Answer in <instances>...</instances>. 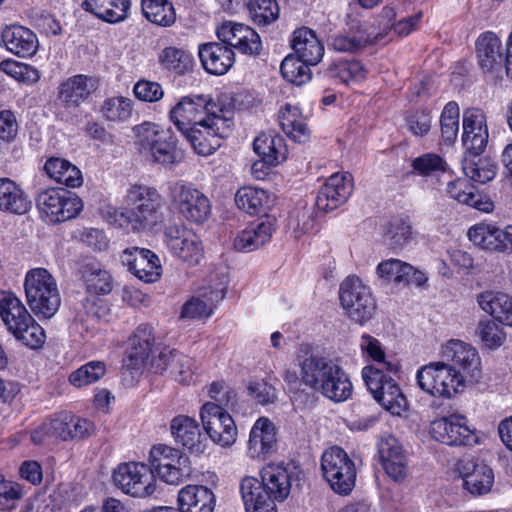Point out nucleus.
Returning <instances> with one entry per match:
<instances>
[{"instance_id":"1","label":"nucleus","mask_w":512,"mask_h":512,"mask_svg":"<svg viewBox=\"0 0 512 512\" xmlns=\"http://www.w3.org/2000/svg\"><path fill=\"white\" fill-rule=\"evenodd\" d=\"M124 201V210L109 212L107 220L110 224L142 232L164 223L165 199L155 187L134 184L127 190Z\"/></svg>"},{"instance_id":"2","label":"nucleus","mask_w":512,"mask_h":512,"mask_svg":"<svg viewBox=\"0 0 512 512\" xmlns=\"http://www.w3.org/2000/svg\"><path fill=\"white\" fill-rule=\"evenodd\" d=\"M299 367L302 383L326 398L342 402L351 396L352 383L336 361L312 354L305 357Z\"/></svg>"},{"instance_id":"3","label":"nucleus","mask_w":512,"mask_h":512,"mask_svg":"<svg viewBox=\"0 0 512 512\" xmlns=\"http://www.w3.org/2000/svg\"><path fill=\"white\" fill-rule=\"evenodd\" d=\"M0 317L7 330L25 346L36 349L45 342L43 328L10 291L0 290Z\"/></svg>"},{"instance_id":"4","label":"nucleus","mask_w":512,"mask_h":512,"mask_svg":"<svg viewBox=\"0 0 512 512\" xmlns=\"http://www.w3.org/2000/svg\"><path fill=\"white\" fill-rule=\"evenodd\" d=\"M134 132L138 150L153 162L171 166L183 158L182 151L177 147L175 133L170 128L144 122L134 127Z\"/></svg>"},{"instance_id":"5","label":"nucleus","mask_w":512,"mask_h":512,"mask_svg":"<svg viewBox=\"0 0 512 512\" xmlns=\"http://www.w3.org/2000/svg\"><path fill=\"white\" fill-rule=\"evenodd\" d=\"M26 299L31 310L43 318H51L58 311L61 297L56 280L45 268L27 272L24 282Z\"/></svg>"},{"instance_id":"6","label":"nucleus","mask_w":512,"mask_h":512,"mask_svg":"<svg viewBox=\"0 0 512 512\" xmlns=\"http://www.w3.org/2000/svg\"><path fill=\"white\" fill-rule=\"evenodd\" d=\"M419 387L435 397L450 398L466 386L465 376L446 362H435L423 366L417 372Z\"/></svg>"},{"instance_id":"7","label":"nucleus","mask_w":512,"mask_h":512,"mask_svg":"<svg viewBox=\"0 0 512 512\" xmlns=\"http://www.w3.org/2000/svg\"><path fill=\"white\" fill-rule=\"evenodd\" d=\"M171 205L186 221L202 224L211 214V203L208 197L191 183L175 181L168 187Z\"/></svg>"},{"instance_id":"8","label":"nucleus","mask_w":512,"mask_h":512,"mask_svg":"<svg viewBox=\"0 0 512 512\" xmlns=\"http://www.w3.org/2000/svg\"><path fill=\"white\" fill-rule=\"evenodd\" d=\"M321 470L331 489L339 495L351 493L356 482L354 461L341 447L333 446L324 451L321 457Z\"/></svg>"},{"instance_id":"9","label":"nucleus","mask_w":512,"mask_h":512,"mask_svg":"<svg viewBox=\"0 0 512 512\" xmlns=\"http://www.w3.org/2000/svg\"><path fill=\"white\" fill-rule=\"evenodd\" d=\"M151 469L165 483L178 485L192 473L189 457L182 451L158 444L150 450Z\"/></svg>"},{"instance_id":"10","label":"nucleus","mask_w":512,"mask_h":512,"mask_svg":"<svg viewBox=\"0 0 512 512\" xmlns=\"http://www.w3.org/2000/svg\"><path fill=\"white\" fill-rule=\"evenodd\" d=\"M223 109L204 95L183 97L170 111V119L184 133L191 126H198L207 119L221 115Z\"/></svg>"},{"instance_id":"11","label":"nucleus","mask_w":512,"mask_h":512,"mask_svg":"<svg viewBox=\"0 0 512 512\" xmlns=\"http://www.w3.org/2000/svg\"><path fill=\"white\" fill-rule=\"evenodd\" d=\"M113 482L125 494L144 498L156 491L152 469L143 463H122L113 472Z\"/></svg>"},{"instance_id":"12","label":"nucleus","mask_w":512,"mask_h":512,"mask_svg":"<svg viewBox=\"0 0 512 512\" xmlns=\"http://www.w3.org/2000/svg\"><path fill=\"white\" fill-rule=\"evenodd\" d=\"M231 127L232 121L221 114L189 127L183 134L199 155L208 156L221 146V140L228 136Z\"/></svg>"},{"instance_id":"13","label":"nucleus","mask_w":512,"mask_h":512,"mask_svg":"<svg viewBox=\"0 0 512 512\" xmlns=\"http://www.w3.org/2000/svg\"><path fill=\"white\" fill-rule=\"evenodd\" d=\"M37 205L48 221L53 223L75 218L83 209L82 200L62 188L47 189L39 193Z\"/></svg>"},{"instance_id":"14","label":"nucleus","mask_w":512,"mask_h":512,"mask_svg":"<svg viewBox=\"0 0 512 512\" xmlns=\"http://www.w3.org/2000/svg\"><path fill=\"white\" fill-rule=\"evenodd\" d=\"M203 428L210 439L223 446H230L236 441L237 427L230 414L219 404L205 403L200 411Z\"/></svg>"},{"instance_id":"15","label":"nucleus","mask_w":512,"mask_h":512,"mask_svg":"<svg viewBox=\"0 0 512 512\" xmlns=\"http://www.w3.org/2000/svg\"><path fill=\"white\" fill-rule=\"evenodd\" d=\"M164 237L169 251L182 261L194 265L202 259L204 251L198 235L184 224L167 226Z\"/></svg>"},{"instance_id":"16","label":"nucleus","mask_w":512,"mask_h":512,"mask_svg":"<svg viewBox=\"0 0 512 512\" xmlns=\"http://www.w3.org/2000/svg\"><path fill=\"white\" fill-rule=\"evenodd\" d=\"M442 358L465 376L468 383L481 377V361L477 350L461 340H449L441 350Z\"/></svg>"},{"instance_id":"17","label":"nucleus","mask_w":512,"mask_h":512,"mask_svg":"<svg viewBox=\"0 0 512 512\" xmlns=\"http://www.w3.org/2000/svg\"><path fill=\"white\" fill-rule=\"evenodd\" d=\"M431 436L446 445H474L478 442V437L468 425L465 416L451 414L431 422Z\"/></svg>"},{"instance_id":"18","label":"nucleus","mask_w":512,"mask_h":512,"mask_svg":"<svg viewBox=\"0 0 512 512\" xmlns=\"http://www.w3.org/2000/svg\"><path fill=\"white\" fill-rule=\"evenodd\" d=\"M463 146L471 156H479L487 147L489 132L485 113L475 107L467 108L462 116Z\"/></svg>"},{"instance_id":"19","label":"nucleus","mask_w":512,"mask_h":512,"mask_svg":"<svg viewBox=\"0 0 512 512\" xmlns=\"http://www.w3.org/2000/svg\"><path fill=\"white\" fill-rule=\"evenodd\" d=\"M456 471L463 480V487L472 495H482L491 490L493 470L485 463L464 457L456 463Z\"/></svg>"},{"instance_id":"20","label":"nucleus","mask_w":512,"mask_h":512,"mask_svg":"<svg viewBox=\"0 0 512 512\" xmlns=\"http://www.w3.org/2000/svg\"><path fill=\"white\" fill-rule=\"evenodd\" d=\"M476 54L481 70L495 78L505 73V58L500 38L491 31L482 33L476 40Z\"/></svg>"},{"instance_id":"21","label":"nucleus","mask_w":512,"mask_h":512,"mask_svg":"<svg viewBox=\"0 0 512 512\" xmlns=\"http://www.w3.org/2000/svg\"><path fill=\"white\" fill-rule=\"evenodd\" d=\"M121 262L128 267L140 280L151 283L161 276V265L158 256L149 249L130 247L123 251Z\"/></svg>"},{"instance_id":"22","label":"nucleus","mask_w":512,"mask_h":512,"mask_svg":"<svg viewBox=\"0 0 512 512\" xmlns=\"http://www.w3.org/2000/svg\"><path fill=\"white\" fill-rule=\"evenodd\" d=\"M352 189V176L349 173L331 175L318 192L317 209L326 213L338 208L350 197Z\"/></svg>"},{"instance_id":"23","label":"nucleus","mask_w":512,"mask_h":512,"mask_svg":"<svg viewBox=\"0 0 512 512\" xmlns=\"http://www.w3.org/2000/svg\"><path fill=\"white\" fill-rule=\"evenodd\" d=\"M99 87L97 78L77 74L67 78L58 87L57 99L66 109L78 108Z\"/></svg>"},{"instance_id":"24","label":"nucleus","mask_w":512,"mask_h":512,"mask_svg":"<svg viewBox=\"0 0 512 512\" xmlns=\"http://www.w3.org/2000/svg\"><path fill=\"white\" fill-rule=\"evenodd\" d=\"M154 343L153 327L148 324L139 325L129 338L125 366L131 370H140L148 365Z\"/></svg>"},{"instance_id":"25","label":"nucleus","mask_w":512,"mask_h":512,"mask_svg":"<svg viewBox=\"0 0 512 512\" xmlns=\"http://www.w3.org/2000/svg\"><path fill=\"white\" fill-rule=\"evenodd\" d=\"M276 229V220L261 218L240 231L234 239V248L240 252H251L268 243Z\"/></svg>"},{"instance_id":"26","label":"nucleus","mask_w":512,"mask_h":512,"mask_svg":"<svg viewBox=\"0 0 512 512\" xmlns=\"http://www.w3.org/2000/svg\"><path fill=\"white\" fill-rule=\"evenodd\" d=\"M374 25L359 23L352 27L349 33L335 35L329 46L338 52L357 53L369 45L377 43Z\"/></svg>"},{"instance_id":"27","label":"nucleus","mask_w":512,"mask_h":512,"mask_svg":"<svg viewBox=\"0 0 512 512\" xmlns=\"http://www.w3.org/2000/svg\"><path fill=\"white\" fill-rule=\"evenodd\" d=\"M198 54L204 70L213 75H224L234 63V52L222 43L199 45Z\"/></svg>"},{"instance_id":"28","label":"nucleus","mask_w":512,"mask_h":512,"mask_svg":"<svg viewBox=\"0 0 512 512\" xmlns=\"http://www.w3.org/2000/svg\"><path fill=\"white\" fill-rule=\"evenodd\" d=\"M1 39L9 52L21 58L32 57L38 50L36 34L21 25L7 26L2 31Z\"/></svg>"},{"instance_id":"29","label":"nucleus","mask_w":512,"mask_h":512,"mask_svg":"<svg viewBox=\"0 0 512 512\" xmlns=\"http://www.w3.org/2000/svg\"><path fill=\"white\" fill-rule=\"evenodd\" d=\"M239 489L246 512H277L262 481L246 476L241 480Z\"/></svg>"},{"instance_id":"30","label":"nucleus","mask_w":512,"mask_h":512,"mask_svg":"<svg viewBox=\"0 0 512 512\" xmlns=\"http://www.w3.org/2000/svg\"><path fill=\"white\" fill-rule=\"evenodd\" d=\"M276 446V433L273 423L267 418H259L253 425L247 454L253 459H263L272 453Z\"/></svg>"},{"instance_id":"31","label":"nucleus","mask_w":512,"mask_h":512,"mask_svg":"<svg viewBox=\"0 0 512 512\" xmlns=\"http://www.w3.org/2000/svg\"><path fill=\"white\" fill-rule=\"evenodd\" d=\"M508 226L504 229L493 223L481 222L468 230V238L476 246L490 251H507Z\"/></svg>"},{"instance_id":"32","label":"nucleus","mask_w":512,"mask_h":512,"mask_svg":"<svg viewBox=\"0 0 512 512\" xmlns=\"http://www.w3.org/2000/svg\"><path fill=\"white\" fill-rule=\"evenodd\" d=\"M180 512H213L215 495L211 489L202 485H187L178 493Z\"/></svg>"},{"instance_id":"33","label":"nucleus","mask_w":512,"mask_h":512,"mask_svg":"<svg viewBox=\"0 0 512 512\" xmlns=\"http://www.w3.org/2000/svg\"><path fill=\"white\" fill-rule=\"evenodd\" d=\"M379 454L386 474L393 480L404 479L407 472L406 456L394 437H387L379 444Z\"/></svg>"},{"instance_id":"34","label":"nucleus","mask_w":512,"mask_h":512,"mask_svg":"<svg viewBox=\"0 0 512 512\" xmlns=\"http://www.w3.org/2000/svg\"><path fill=\"white\" fill-rule=\"evenodd\" d=\"M224 296L223 288H204L199 291L197 296L192 297L183 305L181 317L187 319L208 318Z\"/></svg>"},{"instance_id":"35","label":"nucleus","mask_w":512,"mask_h":512,"mask_svg":"<svg viewBox=\"0 0 512 512\" xmlns=\"http://www.w3.org/2000/svg\"><path fill=\"white\" fill-rule=\"evenodd\" d=\"M31 208V202L22 188L9 178H0V211L23 215Z\"/></svg>"},{"instance_id":"36","label":"nucleus","mask_w":512,"mask_h":512,"mask_svg":"<svg viewBox=\"0 0 512 512\" xmlns=\"http://www.w3.org/2000/svg\"><path fill=\"white\" fill-rule=\"evenodd\" d=\"M479 307L498 322L512 326V297L502 293L485 291L477 296Z\"/></svg>"},{"instance_id":"37","label":"nucleus","mask_w":512,"mask_h":512,"mask_svg":"<svg viewBox=\"0 0 512 512\" xmlns=\"http://www.w3.org/2000/svg\"><path fill=\"white\" fill-rule=\"evenodd\" d=\"M261 481L274 503L288 497L291 489V477L286 467L277 464L266 466L262 470Z\"/></svg>"},{"instance_id":"38","label":"nucleus","mask_w":512,"mask_h":512,"mask_svg":"<svg viewBox=\"0 0 512 512\" xmlns=\"http://www.w3.org/2000/svg\"><path fill=\"white\" fill-rule=\"evenodd\" d=\"M292 48L295 54L308 64H317L324 55V47L315 32L307 27L294 31Z\"/></svg>"},{"instance_id":"39","label":"nucleus","mask_w":512,"mask_h":512,"mask_svg":"<svg viewBox=\"0 0 512 512\" xmlns=\"http://www.w3.org/2000/svg\"><path fill=\"white\" fill-rule=\"evenodd\" d=\"M84 10L94 14L108 23H118L128 17L131 7L130 0H85L82 3Z\"/></svg>"},{"instance_id":"40","label":"nucleus","mask_w":512,"mask_h":512,"mask_svg":"<svg viewBox=\"0 0 512 512\" xmlns=\"http://www.w3.org/2000/svg\"><path fill=\"white\" fill-rule=\"evenodd\" d=\"M253 149L262 161L269 166H275L284 161L287 156V147L280 135L261 133L253 142Z\"/></svg>"},{"instance_id":"41","label":"nucleus","mask_w":512,"mask_h":512,"mask_svg":"<svg viewBox=\"0 0 512 512\" xmlns=\"http://www.w3.org/2000/svg\"><path fill=\"white\" fill-rule=\"evenodd\" d=\"M283 132L295 142L305 143L310 138V130L298 107L286 104L278 114Z\"/></svg>"},{"instance_id":"42","label":"nucleus","mask_w":512,"mask_h":512,"mask_svg":"<svg viewBox=\"0 0 512 512\" xmlns=\"http://www.w3.org/2000/svg\"><path fill=\"white\" fill-rule=\"evenodd\" d=\"M273 196L264 189L245 186L235 194V203L240 210L248 214H257L273 205Z\"/></svg>"},{"instance_id":"43","label":"nucleus","mask_w":512,"mask_h":512,"mask_svg":"<svg viewBox=\"0 0 512 512\" xmlns=\"http://www.w3.org/2000/svg\"><path fill=\"white\" fill-rule=\"evenodd\" d=\"M170 430L175 441L189 450H200V429L197 421L186 415L171 420Z\"/></svg>"},{"instance_id":"44","label":"nucleus","mask_w":512,"mask_h":512,"mask_svg":"<svg viewBox=\"0 0 512 512\" xmlns=\"http://www.w3.org/2000/svg\"><path fill=\"white\" fill-rule=\"evenodd\" d=\"M44 170L51 179L67 187L76 188L83 183L79 168L66 159L51 157L46 161Z\"/></svg>"},{"instance_id":"45","label":"nucleus","mask_w":512,"mask_h":512,"mask_svg":"<svg viewBox=\"0 0 512 512\" xmlns=\"http://www.w3.org/2000/svg\"><path fill=\"white\" fill-rule=\"evenodd\" d=\"M66 419L67 412L56 414L32 432L31 440L35 444H44L56 440H70L71 432L68 431L69 423H67Z\"/></svg>"},{"instance_id":"46","label":"nucleus","mask_w":512,"mask_h":512,"mask_svg":"<svg viewBox=\"0 0 512 512\" xmlns=\"http://www.w3.org/2000/svg\"><path fill=\"white\" fill-rule=\"evenodd\" d=\"M410 272L412 265L395 258L383 260L376 267V275L383 284L396 286H408Z\"/></svg>"},{"instance_id":"47","label":"nucleus","mask_w":512,"mask_h":512,"mask_svg":"<svg viewBox=\"0 0 512 512\" xmlns=\"http://www.w3.org/2000/svg\"><path fill=\"white\" fill-rule=\"evenodd\" d=\"M447 194L459 203L475 207L481 211H489L492 203L481 202L480 195L475 191L474 186L465 179L449 181L446 188Z\"/></svg>"},{"instance_id":"48","label":"nucleus","mask_w":512,"mask_h":512,"mask_svg":"<svg viewBox=\"0 0 512 512\" xmlns=\"http://www.w3.org/2000/svg\"><path fill=\"white\" fill-rule=\"evenodd\" d=\"M159 63L165 70L176 75H184L192 71L194 59L184 49L170 46L164 48L159 54Z\"/></svg>"},{"instance_id":"49","label":"nucleus","mask_w":512,"mask_h":512,"mask_svg":"<svg viewBox=\"0 0 512 512\" xmlns=\"http://www.w3.org/2000/svg\"><path fill=\"white\" fill-rule=\"evenodd\" d=\"M141 8L145 18L159 26H170L176 20L175 9L168 0H142Z\"/></svg>"},{"instance_id":"50","label":"nucleus","mask_w":512,"mask_h":512,"mask_svg":"<svg viewBox=\"0 0 512 512\" xmlns=\"http://www.w3.org/2000/svg\"><path fill=\"white\" fill-rule=\"evenodd\" d=\"M476 156H471L465 152L462 162V169L466 177L478 183L491 181L496 175V165L487 158L474 160Z\"/></svg>"},{"instance_id":"51","label":"nucleus","mask_w":512,"mask_h":512,"mask_svg":"<svg viewBox=\"0 0 512 512\" xmlns=\"http://www.w3.org/2000/svg\"><path fill=\"white\" fill-rule=\"evenodd\" d=\"M328 75L342 83L351 84L363 81L367 70L360 61L345 60L332 63L328 68Z\"/></svg>"},{"instance_id":"52","label":"nucleus","mask_w":512,"mask_h":512,"mask_svg":"<svg viewBox=\"0 0 512 512\" xmlns=\"http://www.w3.org/2000/svg\"><path fill=\"white\" fill-rule=\"evenodd\" d=\"M133 112V102L131 99L117 96L106 99L101 106L103 117L114 123H123L128 121Z\"/></svg>"},{"instance_id":"53","label":"nucleus","mask_w":512,"mask_h":512,"mask_svg":"<svg viewBox=\"0 0 512 512\" xmlns=\"http://www.w3.org/2000/svg\"><path fill=\"white\" fill-rule=\"evenodd\" d=\"M460 109L456 102H448L440 115V130L442 140L448 144H453L459 133Z\"/></svg>"},{"instance_id":"54","label":"nucleus","mask_w":512,"mask_h":512,"mask_svg":"<svg viewBox=\"0 0 512 512\" xmlns=\"http://www.w3.org/2000/svg\"><path fill=\"white\" fill-rule=\"evenodd\" d=\"M363 380L368 390L377 401L378 396L385 395L388 392V386L398 385L393 378L387 376L382 369L368 365L362 369ZM392 389H389L391 391Z\"/></svg>"},{"instance_id":"55","label":"nucleus","mask_w":512,"mask_h":512,"mask_svg":"<svg viewBox=\"0 0 512 512\" xmlns=\"http://www.w3.org/2000/svg\"><path fill=\"white\" fill-rule=\"evenodd\" d=\"M309 65L297 55H288L282 61L280 71L287 81L300 86L311 78Z\"/></svg>"},{"instance_id":"56","label":"nucleus","mask_w":512,"mask_h":512,"mask_svg":"<svg viewBox=\"0 0 512 512\" xmlns=\"http://www.w3.org/2000/svg\"><path fill=\"white\" fill-rule=\"evenodd\" d=\"M82 277L89 293L107 294L112 289L110 274L98 265L85 266Z\"/></svg>"},{"instance_id":"57","label":"nucleus","mask_w":512,"mask_h":512,"mask_svg":"<svg viewBox=\"0 0 512 512\" xmlns=\"http://www.w3.org/2000/svg\"><path fill=\"white\" fill-rule=\"evenodd\" d=\"M106 373V365L102 361L88 362L69 375V382L77 388L91 385L100 380Z\"/></svg>"},{"instance_id":"58","label":"nucleus","mask_w":512,"mask_h":512,"mask_svg":"<svg viewBox=\"0 0 512 512\" xmlns=\"http://www.w3.org/2000/svg\"><path fill=\"white\" fill-rule=\"evenodd\" d=\"M248 9L251 19L259 26L273 23L280 12L276 0H249Z\"/></svg>"},{"instance_id":"59","label":"nucleus","mask_w":512,"mask_h":512,"mask_svg":"<svg viewBox=\"0 0 512 512\" xmlns=\"http://www.w3.org/2000/svg\"><path fill=\"white\" fill-rule=\"evenodd\" d=\"M364 295L368 299H373L370 287L357 276L347 277L340 285L339 299L341 306L352 304L358 299L361 301L364 299Z\"/></svg>"},{"instance_id":"60","label":"nucleus","mask_w":512,"mask_h":512,"mask_svg":"<svg viewBox=\"0 0 512 512\" xmlns=\"http://www.w3.org/2000/svg\"><path fill=\"white\" fill-rule=\"evenodd\" d=\"M359 347L364 357L381 364L388 372L397 371L398 366L396 364L385 360V352L382 345L375 337L363 334L360 337Z\"/></svg>"},{"instance_id":"61","label":"nucleus","mask_w":512,"mask_h":512,"mask_svg":"<svg viewBox=\"0 0 512 512\" xmlns=\"http://www.w3.org/2000/svg\"><path fill=\"white\" fill-rule=\"evenodd\" d=\"M0 70L22 83L33 84L40 79V73L36 68L12 59L0 62Z\"/></svg>"},{"instance_id":"62","label":"nucleus","mask_w":512,"mask_h":512,"mask_svg":"<svg viewBox=\"0 0 512 512\" xmlns=\"http://www.w3.org/2000/svg\"><path fill=\"white\" fill-rule=\"evenodd\" d=\"M477 335L483 345L489 349L500 347L506 339L503 328L494 320H481L477 326Z\"/></svg>"},{"instance_id":"63","label":"nucleus","mask_w":512,"mask_h":512,"mask_svg":"<svg viewBox=\"0 0 512 512\" xmlns=\"http://www.w3.org/2000/svg\"><path fill=\"white\" fill-rule=\"evenodd\" d=\"M411 166L416 174L420 176H430L434 173L445 171L447 164L440 155L425 153L416 157L412 161Z\"/></svg>"},{"instance_id":"64","label":"nucleus","mask_w":512,"mask_h":512,"mask_svg":"<svg viewBox=\"0 0 512 512\" xmlns=\"http://www.w3.org/2000/svg\"><path fill=\"white\" fill-rule=\"evenodd\" d=\"M387 388L392 390L378 396L377 402L392 415L401 416L407 410V400L398 385H390Z\"/></svg>"}]
</instances>
